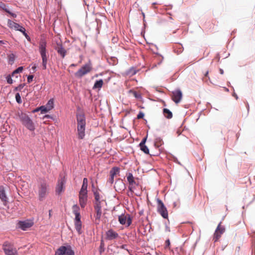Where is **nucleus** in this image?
I'll return each instance as SVG.
<instances>
[{
    "label": "nucleus",
    "instance_id": "obj_29",
    "mask_svg": "<svg viewBox=\"0 0 255 255\" xmlns=\"http://www.w3.org/2000/svg\"><path fill=\"white\" fill-rule=\"evenodd\" d=\"M120 172V169L118 167H113L110 171V175L115 177L116 175L118 174Z\"/></svg>",
    "mask_w": 255,
    "mask_h": 255
},
{
    "label": "nucleus",
    "instance_id": "obj_28",
    "mask_svg": "<svg viewBox=\"0 0 255 255\" xmlns=\"http://www.w3.org/2000/svg\"><path fill=\"white\" fill-rule=\"evenodd\" d=\"M45 106L47 108L48 110L49 111L52 109L54 107V100L53 99H50Z\"/></svg>",
    "mask_w": 255,
    "mask_h": 255
},
{
    "label": "nucleus",
    "instance_id": "obj_15",
    "mask_svg": "<svg viewBox=\"0 0 255 255\" xmlns=\"http://www.w3.org/2000/svg\"><path fill=\"white\" fill-rule=\"evenodd\" d=\"M7 25L10 28L14 29L15 30H18L21 32V31H23L24 30L23 27L10 19L8 20Z\"/></svg>",
    "mask_w": 255,
    "mask_h": 255
},
{
    "label": "nucleus",
    "instance_id": "obj_20",
    "mask_svg": "<svg viewBox=\"0 0 255 255\" xmlns=\"http://www.w3.org/2000/svg\"><path fill=\"white\" fill-rule=\"evenodd\" d=\"M32 226V224L27 222H19V227L23 230H26L27 229L31 227Z\"/></svg>",
    "mask_w": 255,
    "mask_h": 255
},
{
    "label": "nucleus",
    "instance_id": "obj_17",
    "mask_svg": "<svg viewBox=\"0 0 255 255\" xmlns=\"http://www.w3.org/2000/svg\"><path fill=\"white\" fill-rule=\"evenodd\" d=\"M114 187L117 191L122 192L126 189V185L123 181L119 179L116 181Z\"/></svg>",
    "mask_w": 255,
    "mask_h": 255
},
{
    "label": "nucleus",
    "instance_id": "obj_57",
    "mask_svg": "<svg viewBox=\"0 0 255 255\" xmlns=\"http://www.w3.org/2000/svg\"><path fill=\"white\" fill-rule=\"evenodd\" d=\"M32 69H33V70H34V69H35V68H36V66H34L33 67H32Z\"/></svg>",
    "mask_w": 255,
    "mask_h": 255
},
{
    "label": "nucleus",
    "instance_id": "obj_43",
    "mask_svg": "<svg viewBox=\"0 0 255 255\" xmlns=\"http://www.w3.org/2000/svg\"><path fill=\"white\" fill-rule=\"evenodd\" d=\"M24 86H25V84H23L19 85L17 87H18V88L19 89V91H20L24 87Z\"/></svg>",
    "mask_w": 255,
    "mask_h": 255
},
{
    "label": "nucleus",
    "instance_id": "obj_14",
    "mask_svg": "<svg viewBox=\"0 0 255 255\" xmlns=\"http://www.w3.org/2000/svg\"><path fill=\"white\" fill-rule=\"evenodd\" d=\"M65 183V180L64 179V177L61 178V179H59L58 181V183L57 184L56 187V193L58 194H60L63 192H64L65 187H64V184Z\"/></svg>",
    "mask_w": 255,
    "mask_h": 255
},
{
    "label": "nucleus",
    "instance_id": "obj_32",
    "mask_svg": "<svg viewBox=\"0 0 255 255\" xmlns=\"http://www.w3.org/2000/svg\"><path fill=\"white\" fill-rule=\"evenodd\" d=\"M22 70L23 67H19L12 73L11 76H14V74H18L20 72H21Z\"/></svg>",
    "mask_w": 255,
    "mask_h": 255
},
{
    "label": "nucleus",
    "instance_id": "obj_16",
    "mask_svg": "<svg viewBox=\"0 0 255 255\" xmlns=\"http://www.w3.org/2000/svg\"><path fill=\"white\" fill-rule=\"evenodd\" d=\"M106 239L108 240H113L119 237V234L113 229L109 230L106 233Z\"/></svg>",
    "mask_w": 255,
    "mask_h": 255
},
{
    "label": "nucleus",
    "instance_id": "obj_11",
    "mask_svg": "<svg viewBox=\"0 0 255 255\" xmlns=\"http://www.w3.org/2000/svg\"><path fill=\"white\" fill-rule=\"evenodd\" d=\"M87 200L88 192H79V201L82 208H84L86 206Z\"/></svg>",
    "mask_w": 255,
    "mask_h": 255
},
{
    "label": "nucleus",
    "instance_id": "obj_46",
    "mask_svg": "<svg viewBox=\"0 0 255 255\" xmlns=\"http://www.w3.org/2000/svg\"><path fill=\"white\" fill-rule=\"evenodd\" d=\"M9 60H11L12 61L14 60V55L13 54H11L9 56Z\"/></svg>",
    "mask_w": 255,
    "mask_h": 255
},
{
    "label": "nucleus",
    "instance_id": "obj_7",
    "mask_svg": "<svg viewBox=\"0 0 255 255\" xmlns=\"http://www.w3.org/2000/svg\"><path fill=\"white\" fill-rule=\"evenodd\" d=\"M157 211L161 216L164 219H167L168 214L166 208L161 200L157 199Z\"/></svg>",
    "mask_w": 255,
    "mask_h": 255
},
{
    "label": "nucleus",
    "instance_id": "obj_2",
    "mask_svg": "<svg viewBox=\"0 0 255 255\" xmlns=\"http://www.w3.org/2000/svg\"><path fill=\"white\" fill-rule=\"evenodd\" d=\"M49 192V186L45 180H41L38 185V195L40 201L44 200Z\"/></svg>",
    "mask_w": 255,
    "mask_h": 255
},
{
    "label": "nucleus",
    "instance_id": "obj_5",
    "mask_svg": "<svg viewBox=\"0 0 255 255\" xmlns=\"http://www.w3.org/2000/svg\"><path fill=\"white\" fill-rule=\"evenodd\" d=\"M2 249L6 255H18L17 250L8 242H4Z\"/></svg>",
    "mask_w": 255,
    "mask_h": 255
},
{
    "label": "nucleus",
    "instance_id": "obj_51",
    "mask_svg": "<svg viewBox=\"0 0 255 255\" xmlns=\"http://www.w3.org/2000/svg\"><path fill=\"white\" fill-rule=\"evenodd\" d=\"M154 145L157 147H159V145L157 144L156 142L155 143Z\"/></svg>",
    "mask_w": 255,
    "mask_h": 255
},
{
    "label": "nucleus",
    "instance_id": "obj_18",
    "mask_svg": "<svg viewBox=\"0 0 255 255\" xmlns=\"http://www.w3.org/2000/svg\"><path fill=\"white\" fill-rule=\"evenodd\" d=\"M55 50L57 51L58 54H59L62 58H64L66 55L67 51L64 48L61 43H57V46L55 47Z\"/></svg>",
    "mask_w": 255,
    "mask_h": 255
},
{
    "label": "nucleus",
    "instance_id": "obj_8",
    "mask_svg": "<svg viewBox=\"0 0 255 255\" xmlns=\"http://www.w3.org/2000/svg\"><path fill=\"white\" fill-rule=\"evenodd\" d=\"M119 221L123 225H126V227L129 226L132 223V218L129 214H122L119 216Z\"/></svg>",
    "mask_w": 255,
    "mask_h": 255
},
{
    "label": "nucleus",
    "instance_id": "obj_31",
    "mask_svg": "<svg viewBox=\"0 0 255 255\" xmlns=\"http://www.w3.org/2000/svg\"><path fill=\"white\" fill-rule=\"evenodd\" d=\"M140 149L145 153L149 154V149L148 147L145 145H139Z\"/></svg>",
    "mask_w": 255,
    "mask_h": 255
},
{
    "label": "nucleus",
    "instance_id": "obj_38",
    "mask_svg": "<svg viewBox=\"0 0 255 255\" xmlns=\"http://www.w3.org/2000/svg\"><path fill=\"white\" fill-rule=\"evenodd\" d=\"M33 75H29L27 77V82L28 83H31L32 81L33 78Z\"/></svg>",
    "mask_w": 255,
    "mask_h": 255
},
{
    "label": "nucleus",
    "instance_id": "obj_40",
    "mask_svg": "<svg viewBox=\"0 0 255 255\" xmlns=\"http://www.w3.org/2000/svg\"><path fill=\"white\" fill-rule=\"evenodd\" d=\"M143 117H144V114L142 112H140L137 115V118L138 119H140L143 118Z\"/></svg>",
    "mask_w": 255,
    "mask_h": 255
},
{
    "label": "nucleus",
    "instance_id": "obj_45",
    "mask_svg": "<svg viewBox=\"0 0 255 255\" xmlns=\"http://www.w3.org/2000/svg\"><path fill=\"white\" fill-rule=\"evenodd\" d=\"M165 244H166V246L169 247L170 244L169 240H166L165 242Z\"/></svg>",
    "mask_w": 255,
    "mask_h": 255
},
{
    "label": "nucleus",
    "instance_id": "obj_50",
    "mask_svg": "<svg viewBox=\"0 0 255 255\" xmlns=\"http://www.w3.org/2000/svg\"><path fill=\"white\" fill-rule=\"evenodd\" d=\"M40 111V109H39V108H38L36 109L33 111V112H38V111Z\"/></svg>",
    "mask_w": 255,
    "mask_h": 255
},
{
    "label": "nucleus",
    "instance_id": "obj_44",
    "mask_svg": "<svg viewBox=\"0 0 255 255\" xmlns=\"http://www.w3.org/2000/svg\"><path fill=\"white\" fill-rule=\"evenodd\" d=\"M146 140V137L144 138L141 142L139 143V145H144L145 144V141Z\"/></svg>",
    "mask_w": 255,
    "mask_h": 255
},
{
    "label": "nucleus",
    "instance_id": "obj_52",
    "mask_svg": "<svg viewBox=\"0 0 255 255\" xmlns=\"http://www.w3.org/2000/svg\"><path fill=\"white\" fill-rule=\"evenodd\" d=\"M15 91H19V89L18 88V87H16L14 89Z\"/></svg>",
    "mask_w": 255,
    "mask_h": 255
},
{
    "label": "nucleus",
    "instance_id": "obj_27",
    "mask_svg": "<svg viewBox=\"0 0 255 255\" xmlns=\"http://www.w3.org/2000/svg\"><path fill=\"white\" fill-rule=\"evenodd\" d=\"M103 85V81L101 79L98 81H96L93 86V89H100L102 88Z\"/></svg>",
    "mask_w": 255,
    "mask_h": 255
},
{
    "label": "nucleus",
    "instance_id": "obj_21",
    "mask_svg": "<svg viewBox=\"0 0 255 255\" xmlns=\"http://www.w3.org/2000/svg\"><path fill=\"white\" fill-rule=\"evenodd\" d=\"M0 198L3 202H6L7 198L5 195L3 186H0Z\"/></svg>",
    "mask_w": 255,
    "mask_h": 255
},
{
    "label": "nucleus",
    "instance_id": "obj_22",
    "mask_svg": "<svg viewBox=\"0 0 255 255\" xmlns=\"http://www.w3.org/2000/svg\"><path fill=\"white\" fill-rule=\"evenodd\" d=\"M88 179L86 178H84L83 181V184L82 185V187L80 189V192H88L87 187H88Z\"/></svg>",
    "mask_w": 255,
    "mask_h": 255
},
{
    "label": "nucleus",
    "instance_id": "obj_37",
    "mask_svg": "<svg viewBox=\"0 0 255 255\" xmlns=\"http://www.w3.org/2000/svg\"><path fill=\"white\" fill-rule=\"evenodd\" d=\"M21 32H22L23 33V34L25 36V37H26V38L27 39V40H29L30 39V38L29 37V36L27 35V34L25 32V29L24 28V30L23 31H21Z\"/></svg>",
    "mask_w": 255,
    "mask_h": 255
},
{
    "label": "nucleus",
    "instance_id": "obj_36",
    "mask_svg": "<svg viewBox=\"0 0 255 255\" xmlns=\"http://www.w3.org/2000/svg\"><path fill=\"white\" fill-rule=\"evenodd\" d=\"M6 80H7V82L8 83V84H12V79L11 77V76L10 75L8 76L7 77H6Z\"/></svg>",
    "mask_w": 255,
    "mask_h": 255
},
{
    "label": "nucleus",
    "instance_id": "obj_1",
    "mask_svg": "<svg viewBox=\"0 0 255 255\" xmlns=\"http://www.w3.org/2000/svg\"><path fill=\"white\" fill-rule=\"evenodd\" d=\"M15 116V119L19 120L27 129L30 131L35 130L34 123L27 114L21 111H18L16 113Z\"/></svg>",
    "mask_w": 255,
    "mask_h": 255
},
{
    "label": "nucleus",
    "instance_id": "obj_59",
    "mask_svg": "<svg viewBox=\"0 0 255 255\" xmlns=\"http://www.w3.org/2000/svg\"><path fill=\"white\" fill-rule=\"evenodd\" d=\"M75 66V65L74 64H72L71 65V66Z\"/></svg>",
    "mask_w": 255,
    "mask_h": 255
},
{
    "label": "nucleus",
    "instance_id": "obj_60",
    "mask_svg": "<svg viewBox=\"0 0 255 255\" xmlns=\"http://www.w3.org/2000/svg\"><path fill=\"white\" fill-rule=\"evenodd\" d=\"M45 117H49V116H48V115H46V116H45Z\"/></svg>",
    "mask_w": 255,
    "mask_h": 255
},
{
    "label": "nucleus",
    "instance_id": "obj_12",
    "mask_svg": "<svg viewBox=\"0 0 255 255\" xmlns=\"http://www.w3.org/2000/svg\"><path fill=\"white\" fill-rule=\"evenodd\" d=\"M224 232L225 228L221 226V222H220L219 224L214 235L213 240L215 242L218 241Z\"/></svg>",
    "mask_w": 255,
    "mask_h": 255
},
{
    "label": "nucleus",
    "instance_id": "obj_25",
    "mask_svg": "<svg viewBox=\"0 0 255 255\" xmlns=\"http://www.w3.org/2000/svg\"><path fill=\"white\" fill-rule=\"evenodd\" d=\"M163 113L165 117L167 119H171L172 117V113L167 109H163Z\"/></svg>",
    "mask_w": 255,
    "mask_h": 255
},
{
    "label": "nucleus",
    "instance_id": "obj_61",
    "mask_svg": "<svg viewBox=\"0 0 255 255\" xmlns=\"http://www.w3.org/2000/svg\"><path fill=\"white\" fill-rule=\"evenodd\" d=\"M124 247H125V246H124V245H123V246H122V248H123V249H124Z\"/></svg>",
    "mask_w": 255,
    "mask_h": 255
},
{
    "label": "nucleus",
    "instance_id": "obj_53",
    "mask_svg": "<svg viewBox=\"0 0 255 255\" xmlns=\"http://www.w3.org/2000/svg\"><path fill=\"white\" fill-rule=\"evenodd\" d=\"M208 75V71H207L205 74V76L207 77Z\"/></svg>",
    "mask_w": 255,
    "mask_h": 255
},
{
    "label": "nucleus",
    "instance_id": "obj_4",
    "mask_svg": "<svg viewBox=\"0 0 255 255\" xmlns=\"http://www.w3.org/2000/svg\"><path fill=\"white\" fill-rule=\"evenodd\" d=\"M92 69V63L89 61L87 64L83 65L75 73V76L78 78H81L87 73L91 72Z\"/></svg>",
    "mask_w": 255,
    "mask_h": 255
},
{
    "label": "nucleus",
    "instance_id": "obj_42",
    "mask_svg": "<svg viewBox=\"0 0 255 255\" xmlns=\"http://www.w3.org/2000/svg\"><path fill=\"white\" fill-rule=\"evenodd\" d=\"M109 181L111 183H113L114 181V177L113 176H111L110 175V177L109 179Z\"/></svg>",
    "mask_w": 255,
    "mask_h": 255
},
{
    "label": "nucleus",
    "instance_id": "obj_9",
    "mask_svg": "<svg viewBox=\"0 0 255 255\" xmlns=\"http://www.w3.org/2000/svg\"><path fill=\"white\" fill-rule=\"evenodd\" d=\"M77 128H85L86 119L85 115L81 112L77 115Z\"/></svg>",
    "mask_w": 255,
    "mask_h": 255
},
{
    "label": "nucleus",
    "instance_id": "obj_35",
    "mask_svg": "<svg viewBox=\"0 0 255 255\" xmlns=\"http://www.w3.org/2000/svg\"><path fill=\"white\" fill-rule=\"evenodd\" d=\"M15 99H16V102L18 104H20V103H22V101H21V97H20V94L19 93H16V95H15Z\"/></svg>",
    "mask_w": 255,
    "mask_h": 255
},
{
    "label": "nucleus",
    "instance_id": "obj_34",
    "mask_svg": "<svg viewBox=\"0 0 255 255\" xmlns=\"http://www.w3.org/2000/svg\"><path fill=\"white\" fill-rule=\"evenodd\" d=\"M101 202L102 201H95L94 203V209H101Z\"/></svg>",
    "mask_w": 255,
    "mask_h": 255
},
{
    "label": "nucleus",
    "instance_id": "obj_26",
    "mask_svg": "<svg viewBox=\"0 0 255 255\" xmlns=\"http://www.w3.org/2000/svg\"><path fill=\"white\" fill-rule=\"evenodd\" d=\"M95 210L96 211L95 221L96 222H97V221L99 222L102 215V210L100 209H95ZM97 223L98 224L99 222Z\"/></svg>",
    "mask_w": 255,
    "mask_h": 255
},
{
    "label": "nucleus",
    "instance_id": "obj_24",
    "mask_svg": "<svg viewBox=\"0 0 255 255\" xmlns=\"http://www.w3.org/2000/svg\"><path fill=\"white\" fill-rule=\"evenodd\" d=\"M75 227L76 231L78 234H81L82 233V222H75Z\"/></svg>",
    "mask_w": 255,
    "mask_h": 255
},
{
    "label": "nucleus",
    "instance_id": "obj_30",
    "mask_svg": "<svg viewBox=\"0 0 255 255\" xmlns=\"http://www.w3.org/2000/svg\"><path fill=\"white\" fill-rule=\"evenodd\" d=\"M95 201H101L99 192L97 190H93Z\"/></svg>",
    "mask_w": 255,
    "mask_h": 255
},
{
    "label": "nucleus",
    "instance_id": "obj_48",
    "mask_svg": "<svg viewBox=\"0 0 255 255\" xmlns=\"http://www.w3.org/2000/svg\"><path fill=\"white\" fill-rule=\"evenodd\" d=\"M6 42V41H4L2 40H0V45H1L2 44H4Z\"/></svg>",
    "mask_w": 255,
    "mask_h": 255
},
{
    "label": "nucleus",
    "instance_id": "obj_10",
    "mask_svg": "<svg viewBox=\"0 0 255 255\" xmlns=\"http://www.w3.org/2000/svg\"><path fill=\"white\" fill-rule=\"evenodd\" d=\"M127 180L129 183L128 190L131 192H133L136 186L138 185V183L135 181L132 173H129L127 176Z\"/></svg>",
    "mask_w": 255,
    "mask_h": 255
},
{
    "label": "nucleus",
    "instance_id": "obj_49",
    "mask_svg": "<svg viewBox=\"0 0 255 255\" xmlns=\"http://www.w3.org/2000/svg\"><path fill=\"white\" fill-rule=\"evenodd\" d=\"M219 72H220V73L221 74H224V71H223V69H220V70H219Z\"/></svg>",
    "mask_w": 255,
    "mask_h": 255
},
{
    "label": "nucleus",
    "instance_id": "obj_13",
    "mask_svg": "<svg viewBox=\"0 0 255 255\" xmlns=\"http://www.w3.org/2000/svg\"><path fill=\"white\" fill-rule=\"evenodd\" d=\"M182 98V93L181 90H176L172 92V100L176 103H179Z\"/></svg>",
    "mask_w": 255,
    "mask_h": 255
},
{
    "label": "nucleus",
    "instance_id": "obj_56",
    "mask_svg": "<svg viewBox=\"0 0 255 255\" xmlns=\"http://www.w3.org/2000/svg\"><path fill=\"white\" fill-rule=\"evenodd\" d=\"M157 4V3L156 2H153V3H152V5H156V4Z\"/></svg>",
    "mask_w": 255,
    "mask_h": 255
},
{
    "label": "nucleus",
    "instance_id": "obj_23",
    "mask_svg": "<svg viewBox=\"0 0 255 255\" xmlns=\"http://www.w3.org/2000/svg\"><path fill=\"white\" fill-rule=\"evenodd\" d=\"M77 131L78 138L80 139H83L85 135V128H77Z\"/></svg>",
    "mask_w": 255,
    "mask_h": 255
},
{
    "label": "nucleus",
    "instance_id": "obj_39",
    "mask_svg": "<svg viewBox=\"0 0 255 255\" xmlns=\"http://www.w3.org/2000/svg\"><path fill=\"white\" fill-rule=\"evenodd\" d=\"M5 11L8 13L9 14H10L13 17H16V14L15 13H11L9 10H8L7 9H5Z\"/></svg>",
    "mask_w": 255,
    "mask_h": 255
},
{
    "label": "nucleus",
    "instance_id": "obj_55",
    "mask_svg": "<svg viewBox=\"0 0 255 255\" xmlns=\"http://www.w3.org/2000/svg\"><path fill=\"white\" fill-rule=\"evenodd\" d=\"M51 210H49V217L51 216Z\"/></svg>",
    "mask_w": 255,
    "mask_h": 255
},
{
    "label": "nucleus",
    "instance_id": "obj_54",
    "mask_svg": "<svg viewBox=\"0 0 255 255\" xmlns=\"http://www.w3.org/2000/svg\"><path fill=\"white\" fill-rule=\"evenodd\" d=\"M103 245H104V243H103V241H102V242L101 243V248H102Z\"/></svg>",
    "mask_w": 255,
    "mask_h": 255
},
{
    "label": "nucleus",
    "instance_id": "obj_19",
    "mask_svg": "<svg viewBox=\"0 0 255 255\" xmlns=\"http://www.w3.org/2000/svg\"><path fill=\"white\" fill-rule=\"evenodd\" d=\"M73 210L74 213L75 215V222H81V216L79 212V207L77 205H74L73 207Z\"/></svg>",
    "mask_w": 255,
    "mask_h": 255
},
{
    "label": "nucleus",
    "instance_id": "obj_33",
    "mask_svg": "<svg viewBox=\"0 0 255 255\" xmlns=\"http://www.w3.org/2000/svg\"><path fill=\"white\" fill-rule=\"evenodd\" d=\"M39 109H40V111H41V113H46L49 111V110H48L47 108L45 106H42L39 108Z\"/></svg>",
    "mask_w": 255,
    "mask_h": 255
},
{
    "label": "nucleus",
    "instance_id": "obj_58",
    "mask_svg": "<svg viewBox=\"0 0 255 255\" xmlns=\"http://www.w3.org/2000/svg\"><path fill=\"white\" fill-rule=\"evenodd\" d=\"M14 76H15V77H16V78H17V77H18V75H17V74H14Z\"/></svg>",
    "mask_w": 255,
    "mask_h": 255
},
{
    "label": "nucleus",
    "instance_id": "obj_47",
    "mask_svg": "<svg viewBox=\"0 0 255 255\" xmlns=\"http://www.w3.org/2000/svg\"><path fill=\"white\" fill-rule=\"evenodd\" d=\"M3 9H4L5 10V9H6L5 7V5L4 3H1V6H0Z\"/></svg>",
    "mask_w": 255,
    "mask_h": 255
},
{
    "label": "nucleus",
    "instance_id": "obj_6",
    "mask_svg": "<svg viewBox=\"0 0 255 255\" xmlns=\"http://www.w3.org/2000/svg\"><path fill=\"white\" fill-rule=\"evenodd\" d=\"M55 255H74L70 246H61L56 252Z\"/></svg>",
    "mask_w": 255,
    "mask_h": 255
},
{
    "label": "nucleus",
    "instance_id": "obj_3",
    "mask_svg": "<svg viewBox=\"0 0 255 255\" xmlns=\"http://www.w3.org/2000/svg\"><path fill=\"white\" fill-rule=\"evenodd\" d=\"M46 42L44 39H41L39 43V51L42 60L43 69L47 68V63L48 60L47 51L46 50Z\"/></svg>",
    "mask_w": 255,
    "mask_h": 255
},
{
    "label": "nucleus",
    "instance_id": "obj_41",
    "mask_svg": "<svg viewBox=\"0 0 255 255\" xmlns=\"http://www.w3.org/2000/svg\"><path fill=\"white\" fill-rule=\"evenodd\" d=\"M133 94L134 96L136 98H137V99H139V98H141V95H140V94H139L137 93L136 92H133Z\"/></svg>",
    "mask_w": 255,
    "mask_h": 255
}]
</instances>
